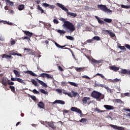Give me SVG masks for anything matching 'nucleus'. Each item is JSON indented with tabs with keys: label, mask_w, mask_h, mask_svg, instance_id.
Masks as SVG:
<instances>
[{
	"label": "nucleus",
	"mask_w": 130,
	"mask_h": 130,
	"mask_svg": "<svg viewBox=\"0 0 130 130\" xmlns=\"http://www.w3.org/2000/svg\"><path fill=\"white\" fill-rule=\"evenodd\" d=\"M93 40H97V41H100V40H101V39H100V37L98 36H94L93 38H92Z\"/></svg>",
	"instance_id": "34"
},
{
	"label": "nucleus",
	"mask_w": 130,
	"mask_h": 130,
	"mask_svg": "<svg viewBox=\"0 0 130 130\" xmlns=\"http://www.w3.org/2000/svg\"><path fill=\"white\" fill-rule=\"evenodd\" d=\"M56 6L61 9L63 11H64L65 12H67V14L69 16H71V17H73V18H75L77 17V13H74L73 12H70L69 11V9H68L67 8L64 7V5H63L61 4L57 3L56 4Z\"/></svg>",
	"instance_id": "3"
},
{
	"label": "nucleus",
	"mask_w": 130,
	"mask_h": 130,
	"mask_svg": "<svg viewBox=\"0 0 130 130\" xmlns=\"http://www.w3.org/2000/svg\"><path fill=\"white\" fill-rule=\"evenodd\" d=\"M121 7L123 9H129L130 8V6H126L124 5H122L121 6Z\"/></svg>",
	"instance_id": "40"
},
{
	"label": "nucleus",
	"mask_w": 130,
	"mask_h": 130,
	"mask_svg": "<svg viewBox=\"0 0 130 130\" xmlns=\"http://www.w3.org/2000/svg\"><path fill=\"white\" fill-rule=\"evenodd\" d=\"M6 2L7 5H9V6H14V3L13 2H11L10 0H6Z\"/></svg>",
	"instance_id": "31"
},
{
	"label": "nucleus",
	"mask_w": 130,
	"mask_h": 130,
	"mask_svg": "<svg viewBox=\"0 0 130 130\" xmlns=\"http://www.w3.org/2000/svg\"><path fill=\"white\" fill-rule=\"evenodd\" d=\"M45 123H46V124H48L49 127H51V128H52V129H55L56 128V126L54 125V123H55V122H52V121L48 122L47 121H46L45 122Z\"/></svg>",
	"instance_id": "7"
},
{
	"label": "nucleus",
	"mask_w": 130,
	"mask_h": 130,
	"mask_svg": "<svg viewBox=\"0 0 130 130\" xmlns=\"http://www.w3.org/2000/svg\"><path fill=\"white\" fill-rule=\"evenodd\" d=\"M109 69L111 71H113V72H118V71H119V67H117L115 66H110Z\"/></svg>",
	"instance_id": "12"
},
{
	"label": "nucleus",
	"mask_w": 130,
	"mask_h": 130,
	"mask_svg": "<svg viewBox=\"0 0 130 130\" xmlns=\"http://www.w3.org/2000/svg\"><path fill=\"white\" fill-rule=\"evenodd\" d=\"M28 97H30V98L34 100V101H36V96H35L34 95H31L28 94Z\"/></svg>",
	"instance_id": "39"
},
{
	"label": "nucleus",
	"mask_w": 130,
	"mask_h": 130,
	"mask_svg": "<svg viewBox=\"0 0 130 130\" xmlns=\"http://www.w3.org/2000/svg\"><path fill=\"white\" fill-rule=\"evenodd\" d=\"M14 82H12V81H8V85H14Z\"/></svg>",
	"instance_id": "64"
},
{
	"label": "nucleus",
	"mask_w": 130,
	"mask_h": 130,
	"mask_svg": "<svg viewBox=\"0 0 130 130\" xmlns=\"http://www.w3.org/2000/svg\"><path fill=\"white\" fill-rule=\"evenodd\" d=\"M111 31V30H104V32H105V34H110V32Z\"/></svg>",
	"instance_id": "48"
},
{
	"label": "nucleus",
	"mask_w": 130,
	"mask_h": 130,
	"mask_svg": "<svg viewBox=\"0 0 130 130\" xmlns=\"http://www.w3.org/2000/svg\"><path fill=\"white\" fill-rule=\"evenodd\" d=\"M104 22H106V23H110L112 22V19L106 18L104 19Z\"/></svg>",
	"instance_id": "27"
},
{
	"label": "nucleus",
	"mask_w": 130,
	"mask_h": 130,
	"mask_svg": "<svg viewBox=\"0 0 130 130\" xmlns=\"http://www.w3.org/2000/svg\"><path fill=\"white\" fill-rule=\"evenodd\" d=\"M97 76H100V77H101L102 79H105V77H104V76H103V75L100 74V73H97L95 75V77Z\"/></svg>",
	"instance_id": "44"
},
{
	"label": "nucleus",
	"mask_w": 130,
	"mask_h": 130,
	"mask_svg": "<svg viewBox=\"0 0 130 130\" xmlns=\"http://www.w3.org/2000/svg\"><path fill=\"white\" fill-rule=\"evenodd\" d=\"M53 22H54V24H58V20L57 19H54L53 20Z\"/></svg>",
	"instance_id": "61"
},
{
	"label": "nucleus",
	"mask_w": 130,
	"mask_h": 130,
	"mask_svg": "<svg viewBox=\"0 0 130 130\" xmlns=\"http://www.w3.org/2000/svg\"><path fill=\"white\" fill-rule=\"evenodd\" d=\"M13 73H14V74H15L16 77H20V72H19V71H18L16 70H13Z\"/></svg>",
	"instance_id": "24"
},
{
	"label": "nucleus",
	"mask_w": 130,
	"mask_h": 130,
	"mask_svg": "<svg viewBox=\"0 0 130 130\" xmlns=\"http://www.w3.org/2000/svg\"><path fill=\"white\" fill-rule=\"evenodd\" d=\"M110 126L113 127L114 129L116 130H124V128L123 127H119L116 125L110 124Z\"/></svg>",
	"instance_id": "11"
},
{
	"label": "nucleus",
	"mask_w": 130,
	"mask_h": 130,
	"mask_svg": "<svg viewBox=\"0 0 130 130\" xmlns=\"http://www.w3.org/2000/svg\"><path fill=\"white\" fill-rule=\"evenodd\" d=\"M39 77H41V78H47V79H51L52 80H53V77H51L50 75L47 73H42L40 74Z\"/></svg>",
	"instance_id": "8"
},
{
	"label": "nucleus",
	"mask_w": 130,
	"mask_h": 130,
	"mask_svg": "<svg viewBox=\"0 0 130 130\" xmlns=\"http://www.w3.org/2000/svg\"><path fill=\"white\" fill-rule=\"evenodd\" d=\"M82 78H84V79H88V80H90L91 79V78H90V77H89L87 75L83 76Z\"/></svg>",
	"instance_id": "54"
},
{
	"label": "nucleus",
	"mask_w": 130,
	"mask_h": 130,
	"mask_svg": "<svg viewBox=\"0 0 130 130\" xmlns=\"http://www.w3.org/2000/svg\"><path fill=\"white\" fill-rule=\"evenodd\" d=\"M95 111H98L99 113H100L101 112H104V111L101 110L97 108L95 109Z\"/></svg>",
	"instance_id": "49"
},
{
	"label": "nucleus",
	"mask_w": 130,
	"mask_h": 130,
	"mask_svg": "<svg viewBox=\"0 0 130 130\" xmlns=\"http://www.w3.org/2000/svg\"><path fill=\"white\" fill-rule=\"evenodd\" d=\"M98 87H101V88H105V89H106L107 87V86L106 85L104 84H100Z\"/></svg>",
	"instance_id": "46"
},
{
	"label": "nucleus",
	"mask_w": 130,
	"mask_h": 130,
	"mask_svg": "<svg viewBox=\"0 0 130 130\" xmlns=\"http://www.w3.org/2000/svg\"><path fill=\"white\" fill-rule=\"evenodd\" d=\"M24 50H26V52H29V53L31 55H34V53L33 52V51H32V50H31L30 49L24 48Z\"/></svg>",
	"instance_id": "22"
},
{
	"label": "nucleus",
	"mask_w": 130,
	"mask_h": 130,
	"mask_svg": "<svg viewBox=\"0 0 130 130\" xmlns=\"http://www.w3.org/2000/svg\"><path fill=\"white\" fill-rule=\"evenodd\" d=\"M43 6H44V7H45V8H47L48 7V6H49V4H48L47 3H43Z\"/></svg>",
	"instance_id": "57"
},
{
	"label": "nucleus",
	"mask_w": 130,
	"mask_h": 130,
	"mask_svg": "<svg viewBox=\"0 0 130 130\" xmlns=\"http://www.w3.org/2000/svg\"><path fill=\"white\" fill-rule=\"evenodd\" d=\"M37 81L38 82V83H39V84H40V85L43 86V87H45V88H47V85L46 84V83H44V82L38 79H37Z\"/></svg>",
	"instance_id": "15"
},
{
	"label": "nucleus",
	"mask_w": 130,
	"mask_h": 130,
	"mask_svg": "<svg viewBox=\"0 0 130 130\" xmlns=\"http://www.w3.org/2000/svg\"><path fill=\"white\" fill-rule=\"evenodd\" d=\"M26 74H28V75H30V76H32L33 77H37V75L35 74L34 72L31 71H26Z\"/></svg>",
	"instance_id": "19"
},
{
	"label": "nucleus",
	"mask_w": 130,
	"mask_h": 130,
	"mask_svg": "<svg viewBox=\"0 0 130 130\" xmlns=\"http://www.w3.org/2000/svg\"><path fill=\"white\" fill-rule=\"evenodd\" d=\"M104 107L107 109V110H113L114 109V107L113 106H110L108 105H105Z\"/></svg>",
	"instance_id": "13"
},
{
	"label": "nucleus",
	"mask_w": 130,
	"mask_h": 130,
	"mask_svg": "<svg viewBox=\"0 0 130 130\" xmlns=\"http://www.w3.org/2000/svg\"><path fill=\"white\" fill-rule=\"evenodd\" d=\"M48 7L49 9H54V5H49V6H48Z\"/></svg>",
	"instance_id": "56"
},
{
	"label": "nucleus",
	"mask_w": 130,
	"mask_h": 130,
	"mask_svg": "<svg viewBox=\"0 0 130 130\" xmlns=\"http://www.w3.org/2000/svg\"><path fill=\"white\" fill-rule=\"evenodd\" d=\"M109 35L110 36V37H114L115 36V34L114 33L112 32L111 31L109 34Z\"/></svg>",
	"instance_id": "50"
},
{
	"label": "nucleus",
	"mask_w": 130,
	"mask_h": 130,
	"mask_svg": "<svg viewBox=\"0 0 130 130\" xmlns=\"http://www.w3.org/2000/svg\"><path fill=\"white\" fill-rule=\"evenodd\" d=\"M57 103L58 104H62L63 105H64V102L61 101V100H56L54 102L52 103V104H55Z\"/></svg>",
	"instance_id": "18"
},
{
	"label": "nucleus",
	"mask_w": 130,
	"mask_h": 130,
	"mask_svg": "<svg viewBox=\"0 0 130 130\" xmlns=\"http://www.w3.org/2000/svg\"><path fill=\"white\" fill-rule=\"evenodd\" d=\"M85 56L88 59H89V60H90L92 62L93 64H94H94H99L101 63V60H97L88 55H85Z\"/></svg>",
	"instance_id": "6"
},
{
	"label": "nucleus",
	"mask_w": 130,
	"mask_h": 130,
	"mask_svg": "<svg viewBox=\"0 0 130 130\" xmlns=\"http://www.w3.org/2000/svg\"><path fill=\"white\" fill-rule=\"evenodd\" d=\"M118 47L119 48H120V49H121L122 50H124V49H125V47L124 46H119Z\"/></svg>",
	"instance_id": "53"
},
{
	"label": "nucleus",
	"mask_w": 130,
	"mask_h": 130,
	"mask_svg": "<svg viewBox=\"0 0 130 130\" xmlns=\"http://www.w3.org/2000/svg\"><path fill=\"white\" fill-rule=\"evenodd\" d=\"M9 55H7V54H3L2 55V58H13V56L12 55H17V56H22V54H18L14 52V50L9 51Z\"/></svg>",
	"instance_id": "4"
},
{
	"label": "nucleus",
	"mask_w": 130,
	"mask_h": 130,
	"mask_svg": "<svg viewBox=\"0 0 130 130\" xmlns=\"http://www.w3.org/2000/svg\"><path fill=\"white\" fill-rule=\"evenodd\" d=\"M58 33H59L60 35H62V34H66V31L63 30L59 29L57 30Z\"/></svg>",
	"instance_id": "35"
},
{
	"label": "nucleus",
	"mask_w": 130,
	"mask_h": 130,
	"mask_svg": "<svg viewBox=\"0 0 130 130\" xmlns=\"http://www.w3.org/2000/svg\"><path fill=\"white\" fill-rule=\"evenodd\" d=\"M124 95H125V96H127V97H130L129 92H126V93H124Z\"/></svg>",
	"instance_id": "60"
},
{
	"label": "nucleus",
	"mask_w": 130,
	"mask_h": 130,
	"mask_svg": "<svg viewBox=\"0 0 130 130\" xmlns=\"http://www.w3.org/2000/svg\"><path fill=\"white\" fill-rule=\"evenodd\" d=\"M93 41V39H92L87 40L86 41V42H87V43H92Z\"/></svg>",
	"instance_id": "52"
},
{
	"label": "nucleus",
	"mask_w": 130,
	"mask_h": 130,
	"mask_svg": "<svg viewBox=\"0 0 130 130\" xmlns=\"http://www.w3.org/2000/svg\"><path fill=\"white\" fill-rule=\"evenodd\" d=\"M68 83L70 84V85H71V86H74V87H78V85L75 82L69 81Z\"/></svg>",
	"instance_id": "33"
},
{
	"label": "nucleus",
	"mask_w": 130,
	"mask_h": 130,
	"mask_svg": "<svg viewBox=\"0 0 130 130\" xmlns=\"http://www.w3.org/2000/svg\"><path fill=\"white\" fill-rule=\"evenodd\" d=\"M72 111H74L75 112H77L79 114H82V111L80 109H78V108L72 107L71 109Z\"/></svg>",
	"instance_id": "10"
},
{
	"label": "nucleus",
	"mask_w": 130,
	"mask_h": 130,
	"mask_svg": "<svg viewBox=\"0 0 130 130\" xmlns=\"http://www.w3.org/2000/svg\"><path fill=\"white\" fill-rule=\"evenodd\" d=\"M17 81L19 83H21L22 84H25V82H24L23 79L20 78H17Z\"/></svg>",
	"instance_id": "36"
},
{
	"label": "nucleus",
	"mask_w": 130,
	"mask_h": 130,
	"mask_svg": "<svg viewBox=\"0 0 130 130\" xmlns=\"http://www.w3.org/2000/svg\"><path fill=\"white\" fill-rule=\"evenodd\" d=\"M106 90H107V92H108V93H113V89H110V88L108 87V86H107V87L106 88Z\"/></svg>",
	"instance_id": "29"
},
{
	"label": "nucleus",
	"mask_w": 130,
	"mask_h": 130,
	"mask_svg": "<svg viewBox=\"0 0 130 130\" xmlns=\"http://www.w3.org/2000/svg\"><path fill=\"white\" fill-rule=\"evenodd\" d=\"M37 8H38V10H39V11H40L41 14L44 13V10L42 9V8L40 7V5H38Z\"/></svg>",
	"instance_id": "32"
},
{
	"label": "nucleus",
	"mask_w": 130,
	"mask_h": 130,
	"mask_svg": "<svg viewBox=\"0 0 130 130\" xmlns=\"http://www.w3.org/2000/svg\"><path fill=\"white\" fill-rule=\"evenodd\" d=\"M118 73L122 75H130V70L121 69V70L118 71Z\"/></svg>",
	"instance_id": "9"
},
{
	"label": "nucleus",
	"mask_w": 130,
	"mask_h": 130,
	"mask_svg": "<svg viewBox=\"0 0 130 130\" xmlns=\"http://www.w3.org/2000/svg\"><path fill=\"white\" fill-rule=\"evenodd\" d=\"M56 91L60 94H61V93H62V91L61 90V89H56Z\"/></svg>",
	"instance_id": "59"
},
{
	"label": "nucleus",
	"mask_w": 130,
	"mask_h": 130,
	"mask_svg": "<svg viewBox=\"0 0 130 130\" xmlns=\"http://www.w3.org/2000/svg\"><path fill=\"white\" fill-rule=\"evenodd\" d=\"M86 121H87V119L84 118H82L80 120V122H82V123H84V122H86Z\"/></svg>",
	"instance_id": "45"
},
{
	"label": "nucleus",
	"mask_w": 130,
	"mask_h": 130,
	"mask_svg": "<svg viewBox=\"0 0 130 130\" xmlns=\"http://www.w3.org/2000/svg\"><path fill=\"white\" fill-rule=\"evenodd\" d=\"M10 89H11L12 92H13V93H16V91L15 90V86H10L9 87Z\"/></svg>",
	"instance_id": "38"
},
{
	"label": "nucleus",
	"mask_w": 130,
	"mask_h": 130,
	"mask_svg": "<svg viewBox=\"0 0 130 130\" xmlns=\"http://www.w3.org/2000/svg\"><path fill=\"white\" fill-rule=\"evenodd\" d=\"M98 8L100 9V10H101V11L105 12V13H112V11L107 8L105 5H98Z\"/></svg>",
	"instance_id": "5"
},
{
	"label": "nucleus",
	"mask_w": 130,
	"mask_h": 130,
	"mask_svg": "<svg viewBox=\"0 0 130 130\" xmlns=\"http://www.w3.org/2000/svg\"><path fill=\"white\" fill-rule=\"evenodd\" d=\"M29 90L31 92H33L34 94H39V91H37V90L36 89H34L33 90L29 89Z\"/></svg>",
	"instance_id": "42"
},
{
	"label": "nucleus",
	"mask_w": 130,
	"mask_h": 130,
	"mask_svg": "<svg viewBox=\"0 0 130 130\" xmlns=\"http://www.w3.org/2000/svg\"><path fill=\"white\" fill-rule=\"evenodd\" d=\"M85 69H86V68L85 67H75V70H76V71L78 72V73L79 72H84L85 71Z\"/></svg>",
	"instance_id": "14"
},
{
	"label": "nucleus",
	"mask_w": 130,
	"mask_h": 130,
	"mask_svg": "<svg viewBox=\"0 0 130 130\" xmlns=\"http://www.w3.org/2000/svg\"><path fill=\"white\" fill-rule=\"evenodd\" d=\"M22 39L24 40L25 39H26V40H28L29 41H31V39H30L29 37H24V38H22Z\"/></svg>",
	"instance_id": "51"
},
{
	"label": "nucleus",
	"mask_w": 130,
	"mask_h": 130,
	"mask_svg": "<svg viewBox=\"0 0 130 130\" xmlns=\"http://www.w3.org/2000/svg\"><path fill=\"white\" fill-rule=\"evenodd\" d=\"M110 81L112 83H117V82H119V81L120 82V79H118L117 78H116V79H113V80L110 79Z\"/></svg>",
	"instance_id": "28"
},
{
	"label": "nucleus",
	"mask_w": 130,
	"mask_h": 130,
	"mask_svg": "<svg viewBox=\"0 0 130 130\" xmlns=\"http://www.w3.org/2000/svg\"><path fill=\"white\" fill-rule=\"evenodd\" d=\"M115 102H116L117 103H119V104H123V102H122V101H121V100L120 99H116Z\"/></svg>",
	"instance_id": "37"
},
{
	"label": "nucleus",
	"mask_w": 130,
	"mask_h": 130,
	"mask_svg": "<svg viewBox=\"0 0 130 130\" xmlns=\"http://www.w3.org/2000/svg\"><path fill=\"white\" fill-rule=\"evenodd\" d=\"M44 26H45V28L48 29V30L51 27V24L49 23H44Z\"/></svg>",
	"instance_id": "23"
},
{
	"label": "nucleus",
	"mask_w": 130,
	"mask_h": 130,
	"mask_svg": "<svg viewBox=\"0 0 130 130\" xmlns=\"http://www.w3.org/2000/svg\"><path fill=\"white\" fill-rule=\"evenodd\" d=\"M31 83L32 84H33V85H35V86H36V87H39L40 86L39 84H38L37 81H36V80L34 79L31 80Z\"/></svg>",
	"instance_id": "26"
},
{
	"label": "nucleus",
	"mask_w": 130,
	"mask_h": 130,
	"mask_svg": "<svg viewBox=\"0 0 130 130\" xmlns=\"http://www.w3.org/2000/svg\"><path fill=\"white\" fill-rule=\"evenodd\" d=\"M91 96L93 98L96 99L97 101H101V100H103L104 97H105L104 94L96 90H94L91 92Z\"/></svg>",
	"instance_id": "2"
},
{
	"label": "nucleus",
	"mask_w": 130,
	"mask_h": 130,
	"mask_svg": "<svg viewBox=\"0 0 130 130\" xmlns=\"http://www.w3.org/2000/svg\"><path fill=\"white\" fill-rule=\"evenodd\" d=\"M18 9L19 11H23L25 9V6L24 5H18Z\"/></svg>",
	"instance_id": "25"
},
{
	"label": "nucleus",
	"mask_w": 130,
	"mask_h": 130,
	"mask_svg": "<svg viewBox=\"0 0 130 130\" xmlns=\"http://www.w3.org/2000/svg\"><path fill=\"white\" fill-rule=\"evenodd\" d=\"M66 37L69 40H74V37L70 36H66Z\"/></svg>",
	"instance_id": "41"
},
{
	"label": "nucleus",
	"mask_w": 130,
	"mask_h": 130,
	"mask_svg": "<svg viewBox=\"0 0 130 130\" xmlns=\"http://www.w3.org/2000/svg\"><path fill=\"white\" fill-rule=\"evenodd\" d=\"M18 78H11V81H12L13 82H15V81H17Z\"/></svg>",
	"instance_id": "62"
},
{
	"label": "nucleus",
	"mask_w": 130,
	"mask_h": 130,
	"mask_svg": "<svg viewBox=\"0 0 130 130\" xmlns=\"http://www.w3.org/2000/svg\"><path fill=\"white\" fill-rule=\"evenodd\" d=\"M125 47H126L129 50H130V45L128 44H125Z\"/></svg>",
	"instance_id": "63"
},
{
	"label": "nucleus",
	"mask_w": 130,
	"mask_h": 130,
	"mask_svg": "<svg viewBox=\"0 0 130 130\" xmlns=\"http://www.w3.org/2000/svg\"><path fill=\"white\" fill-rule=\"evenodd\" d=\"M60 20L62 22H63L62 27H63V28L66 29L67 31H68V30H69L70 32H74V31L76 30L75 26L74 25L73 23L69 21H66V19L64 18H61Z\"/></svg>",
	"instance_id": "1"
},
{
	"label": "nucleus",
	"mask_w": 130,
	"mask_h": 130,
	"mask_svg": "<svg viewBox=\"0 0 130 130\" xmlns=\"http://www.w3.org/2000/svg\"><path fill=\"white\" fill-rule=\"evenodd\" d=\"M10 44L11 45H15V44H16V41L12 40L10 41Z\"/></svg>",
	"instance_id": "47"
},
{
	"label": "nucleus",
	"mask_w": 130,
	"mask_h": 130,
	"mask_svg": "<svg viewBox=\"0 0 130 130\" xmlns=\"http://www.w3.org/2000/svg\"><path fill=\"white\" fill-rule=\"evenodd\" d=\"M67 95L70 97V98H73V94H72V92L67 93Z\"/></svg>",
	"instance_id": "55"
},
{
	"label": "nucleus",
	"mask_w": 130,
	"mask_h": 130,
	"mask_svg": "<svg viewBox=\"0 0 130 130\" xmlns=\"http://www.w3.org/2000/svg\"><path fill=\"white\" fill-rule=\"evenodd\" d=\"M23 32H24V34H25L26 36H28L30 38L33 36V33L30 32L29 31L23 30Z\"/></svg>",
	"instance_id": "16"
},
{
	"label": "nucleus",
	"mask_w": 130,
	"mask_h": 130,
	"mask_svg": "<svg viewBox=\"0 0 130 130\" xmlns=\"http://www.w3.org/2000/svg\"><path fill=\"white\" fill-rule=\"evenodd\" d=\"M95 18L96 19V20H98V23H99V24H105V22H104L102 20L100 19V18H99V17L98 16H95Z\"/></svg>",
	"instance_id": "20"
},
{
	"label": "nucleus",
	"mask_w": 130,
	"mask_h": 130,
	"mask_svg": "<svg viewBox=\"0 0 130 130\" xmlns=\"http://www.w3.org/2000/svg\"><path fill=\"white\" fill-rule=\"evenodd\" d=\"M89 100H90V98L84 97V98H83V99H82V102H83V103H84V104H86V103H87V102H88V101H89Z\"/></svg>",
	"instance_id": "21"
},
{
	"label": "nucleus",
	"mask_w": 130,
	"mask_h": 130,
	"mask_svg": "<svg viewBox=\"0 0 130 130\" xmlns=\"http://www.w3.org/2000/svg\"><path fill=\"white\" fill-rule=\"evenodd\" d=\"M58 69L60 72H63V69H62V68H61V67L58 66Z\"/></svg>",
	"instance_id": "58"
},
{
	"label": "nucleus",
	"mask_w": 130,
	"mask_h": 130,
	"mask_svg": "<svg viewBox=\"0 0 130 130\" xmlns=\"http://www.w3.org/2000/svg\"><path fill=\"white\" fill-rule=\"evenodd\" d=\"M40 92H41V93H43V94H47V91H45V90H44L43 89H40Z\"/></svg>",
	"instance_id": "43"
},
{
	"label": "nucleus",
	"mask_w": 130,
	"mask_h": 130,
	"mask_svg": "<svg viewBox=\"0 0 130 130\" xmlns=\"http://www.w3.org/2000/svg\"><path fill=\"white\" fill-rule=\"evenodd\" d=\"M72 93H73L72 96L73 97H77V96H79V93L77 92H75L74 91H72Z\"/></svg>",
	"instance_id": "30"
},
{
	"label": "nucleus",
	"mask_w": 130,
	"mask_h": 130,
	"mask_svg": "<svg viewBox=\"0 0 130 130\" xmlns=\"http://www.w3.org/2000/svg\"><path fill=\"white\" fill-rule=\"evenodd\" d=\"M38 107L40 108H42V109H44V107H45V105L42 102H39L38 104Z\"/></svg>",
	"instance_id": "17"
}]
</instances>
